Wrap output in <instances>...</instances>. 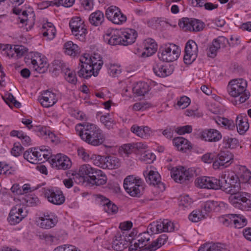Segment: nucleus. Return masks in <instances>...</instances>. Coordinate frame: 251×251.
Wrapping results in <instances>:
<instances>
[{
	"label": "nucleus",
	"instance_id": "f257e3e1",
	"mask_svg": "<svg viewBox=\"0 0 251 251\" xmlns=\"http://www.w3.org/2000/svg\"><path fill=\"white\" fill-rule=\"evenodd\" d=\"M220 189L231 195L229 201L235 208L242 210L251 211V194L240 191L241 182L233 172L226 171L220 176Z\"/></svg>",
	"mask_w": 251,
	"mask_h": 251
},
{
	"label": "nucleus",
	"instance_id": "f03ea898",
	"mask_svg": "<svg viewBox=\"0 0 251 251\" xmlns=\"http://www.w3.org/2000/svg\"><path fill=\"white\" fill-rule=\"evenodd\" d=\"M75 130L81 139L89 145L98 146L105 140L102 130L95 124H78L75 126Z\"/></svg>",
	"mask_w": 251,
	"mask_h": 251
},
{
	"label": "nucleus",
	"instance_id": "7ed1b4c3",
	"mask_svg": "<svg viewBox=\"0 0 251 251\" xmlns=\"http://www.w3.org/2000/svg\"><path fill=\"white\" fill-rule=\"evenodd\" d=\"M79 61L80 69L77 72L78 75L86 79L92 75L97 76L103 64L102 58L98 53L93 55L84 53L80 57Z\"/></svg>",
	"mask_w": 251,
	"mask_h": 251
},
{
	"label": "nucleus",
	"instance_id": "20e7f679",
	"mask_svg": "<svg viewBox=\"0 0 251 251\" xmlns=\"http://www.w3.org/2000/svg\"><path fill=\"white\" fill-rule=\"evenodd\" d=\"M247 82L243 78L234 79L230 80L227 87L229 95L238 98L235 100L236 104L245 102L250 96V93L247 91Z\"/></svg>",
	"mask_w": 251,
	"mask_h": 251
},
{
	"label": "nucleus",
	"instance_id": "39448f33",
	"mask_svg": "<svg viewBox=\"0 0 251 251\" xmlns=\"http://www.w3.org/2000/svg\"><path fill=\"white\" fill-rule=\"evenodd\" d=\"M124 187L126 192L132 197H139L144 191L143 181L138 177L128 176L124 181Z\"/></svg>",
	"mask_w": 251,
	"mask_h": 251
},
{
	"label": "nucleus",
	"instance_id": "423d86ee",
	"mask_svg": "<svg viewBox=\"0 0 251 251\" xmlns=\"http://www.w3.org/2000/svg\"><path fill=\"white\" fill-rule=\"evenodd\" d=\"M151 235L149 232H144L138 235L133 234L131 237L130 246H129V251H140L145 249L148 246Z\"/></svg>",
	"mask_w": 251,
	"mask_h": 251
},
{
	"label": "nucleus",
	"instance_id": "0eeeda50",
	"mask_svg": "<svg viewBox=\"0 0 251 251\" xmlns=\"http://www.w3.org/2000/svg\"><path fill=\"white\" fill-rule=\"evenodd\" d=\"M180 53L178 46L174 44L166 45L161 51L158 52V57L160 60L165 62H172L177 59Z\"/></svg>",
	"mask_w": 251,
	"mask_h": 251
},
{
	"label": "nucleus",
	"instance_id": "6e6552de",
	"mask_svg": "<svg viewBox=\"0 0 251 251\" xmlns=\"http://www.w3.org/2000/svg\"><path fill=\"white\" fill-rule=\"evenodd\" d=\"M69 25L76 38L81 41H84L87 29L81 18L79 17L73 18L70 22Z\"/></svg>",
	"mask_w": 251,
	"mask_h": 251
},
{
	"label": "nucleus",
	"instance_id": "1a4fd4ad",
	"mask_svg": "<svg viewBox=\"0 0 251 251\" xmlns=\"http://www.w3.org/2000/svg\"><path fill=\"white\" fill-rule=\"evenodd\" d=\"M106 18L115 25H121L127 20L126 16L116 6H110L105 11Z\"/></svg>",
	"mask_w": 251,
	"mask_h": 251
},
{
	"label": "nucleus",
	"instance_id": "9d476101",
	"mask_svg": "<svg viewBox=\"0 0 251 251\" xmlns=\"http://www.w3.org/2000/svg\"><path fill=\"white\" fill-rule=\"evenodd\" d=\"M233 155L229 151H221L216 153L215 160L213 163V167L215 170L221 169L227 167L232 163Z\"/></svg>",
	"mask_w": 251,
	"mask_h": 251
},
{
	"label": "nucleus",
	"instance_id": "9b49d317",
	"mask_svg": "<svg viewBox=\"0 0 251 251\" xmlns=\"http://www.w3.org/2000/svg\"><path fill=\"white\" fill-rule=\"evenodd\" d=\"M131 236L126 232H117L112 243V248L116 251H122L130 246Z\"/></svg>",
	"mask_w": 251,
	"mask_h": 251
},
{
	"label": "nucleus",
	"instance_id": "f8f14e48",
	"mask_svg": "<svg viewBox=\"0 0 251 251\" xmlns=\"http://www.w3.org/2000/svg\"><path fill=\"white\" fill-rule=\"evenodd\" d=\"M195 183L200 188L214 190L220 189L221 184L220 179L205 176L197 178Z\"/></svg>",
	"mask_w": 251,
	"mask_h": 251
},
{
	"label": "nucleus",
	"instance_id": "ddd939ff",
	"mask_svg": "<svg viewBox=\"0 0 251 251\" xmlns=\"http://www.w3.org/2000/svg\"><path fill=\"white\" fill-rule=\"evenodd\" d=\"M198 47L196 43L192 40H189L186 43L185 47V53L183 60L186 64H192L198 55Z\"/></svg>",
	"mask_w": 251,
	"mask_h": 251
},
{
	"label": "nucleus",
	"instance_id": "4468645a",
	"mask_svg": "<svg viewBox=\"0 0 251 251\" xmlns=\"http://www.w3.org/2000/svg\"><path fill=\"white\" fill-rule=\"evenodd\" d=\"M43 193L48 201L54 204L60 205L65 201L62 191L57 188H45Z\"/></svg>",
	"mask_w": 251,
	"mask_h": 251
},
{
	"label": "nucleus",
	"instance_id": "2eb2a0df",
	"mask_svg": "<svg viewBox=\"0 0 251 251\" xmlns=\"http://www.w3.org/2000/svg\"><path fill=\"white\" fill-rule=\"evenodd\" d=\"M50 161L52 166L58 170H67L72 166L70 159L66 155L61 153L52 156Z\"/></svg>",
	"mask_w": 251,
	"mask_h": 251
},
{
	"label": "nucleus",
	"instance_id": "dca6fc26",
	"mask_svg": "<svg viewBox=\"0 0 251 251\" xmlns=\"http://www.w3.org/2000/svg\"><path fill=\"white\" fill-rule=\"evenodd\" d=\"M104 41L110 45H122L123 39L121 35V30L112 29L107 30L103 36Z\"/></svg>",
	"mask_w": 251,
	"mask_h": 251
},
{
	"label": "nucleus",
	"instance_id": "f3484780",
	"mask_svg": "<svg viewBox=\"0 0 251 251\" xmlns=\"http://www.w3.org/2000/svg\"><path fill=\"white\" fill-rule=\"evenodd\" d=\"M152 70L155 75L160 77L169 76L173 72V68L170 65L160 62H156L153 65Z\"/></svg>",
	"mask_w": 251,
	"mask_h": 251
},
{
	"label": "nucleus",
	"instance_id": "a211bd4d",
	"mask_svg": "<svg viewBox=\"0 0 251 251\" xmlns=\"http://www.w3.org/2000/svg\"><path fill=\"white\" fill-rule=\"evenodd\" d=\"M38 100L42 105L46 108L53 105L57 101L55 94L49 90L43 91Z\"/></svg>",
	"mask_w": 251,
	"mask_h": 251
},
{
	"label": "nucleus",
	"instance_id": "6ab92c4d",
	"mask_svg": "<svg viewBox=\"0 0 251 251\" xmlns=\"http://www.w3.org/2000/svg\"><path fill=\"white\" fill-rule=\"evenodd\" d=\"M171 176L176 182L182 183L192 177L193 174H190L188 170H186L182 167L180 169H176L175 170L174 169L172 170Z\"/></svg>",
	"mask_w": 251,
	"mask_h": 251
},
{
	"label": "nucleus",
	"instance_id": "aec40b11",
	"mask_svg": "<svg viewBox=\"0 0 251 251\" xmlns=\"http://www.w3.org/2000/svg\"><path fill=\"white\" fill-rule=\"evenodd\" d=\"M144 176L146 177L147 182L149 184L154 186L157 185L160 189L162 186L163 189H165L164 185L161 181L160 176L157 172L152 170H151L149 172L146 171L144 173Z\"/></svg>",
	"mask_w": 251,
	"mask_h": 251
},
{
	"label": "nucleus",
	"instance_id": "412c9836",
	"mask_svg": "<svg viewBox=\"0 0 251 251\" xmlns=\"http://www.w3.org/2000/svg\"><path fill=\"white\" fill-rule=\"evenodd\" d=\"M107 177L102 171L95 169L87 181L92 185H102L106 183Z\"/></svg>",
	"mask_w": 251,
	"mask_h": 251
},
{
	"label": "nucleus",
	"instance_id": "4be33fe9",
	"mask_svg": "<svg viewBox=\"0 0 251 251\" xmlns=\"http://www.w3.org/2000/svg\"><path fill=\"white\" fill-rule=\"evenodd\" d=\"M130 130L138 136L143 139H148L153 133L151 128L148 126H140L134 125L131 126Z\"/></svg>",
	"mask_w": 251,
	"mask_h": 251
},
{
	"label": "nucleus",
	"instance_id": "5701e85b",
	"mask_svg": "<svg viewBox=\"0 0 251 251\" xmlns=\"http://www.w3.org/2000/svg\"><path fill=\"white\" fill-rule=\"evenodd\" d=\"M121 35L123 39L122 45L127 46L135 42L137 32L135 29L127 28L124 31H121Z\"/></svg>",
	"mask_w": 251,
	"mask_h": 251
},
{
	"label": "nucleus",
	"instance_id": "b1692460",
	"mask_svg": "<svg viewBox=\"0 0 251 251\" xmlns=\"http://www.w3.org/2000/svg\"><path fill=\"white\" fill-rule=\"evenodd\" d=\"M95 169L89 164H84L80 166L77 173V175L79 176L80 181L77 182L75 178L74 177L75 181L79 183L81 181L84 182L85 180L87 181V179L90 178V176L92 175Z\"/></svg>",
	"mask_w": 251,
	"mask_h": 251
},
{
	"label": "nucleus",
	"instance_id": "393cba45",
	"mask_svg": "<svg viewBox=\"0 0 251 251\" xmlns=\"http://www.w3.org/2000/svg\"><path fill=\"white\" fill-rule=\"evenodd\" d=\"M39 219L41 221L40 226L45 229H50L54 227L57 222V217L52 214H44Z\"/></svg>",
	"mask_w": 251,
	"mask_h": 251
},
{
	"label": "nucleus",
	"instance_id": "a878e982",
	"mask_svg": "<svg viewBox=\"0 0 251 251\" xmlns=\"http://www.w3.org/2000/svg\"><path fill=\"white\" fill-rule=\"evenodd\" d=\"M236 126L238 132L243 134L249 128L248 117L246 114H240L236 119Z\"/></svg>",
	"mask_w": 251,
	"mask_h": 251
},
{
	"label": "nucleus",
	"instance_id": "bb28decb",
	"mask_svg": "<svg viewBox=\"0 0 251 251\" xmlns=\"http://www.w3.org/2000/svg\"><path fill=\"white\" fill-rule=\"evenodd\" d=\"M98 200L100 202V204L103 206L104 210L109 214H115L118 211V207L109 199L102 195L98 196Z\"/></svg>",
	"mask_w": 251,
	"mask_h": 251
},
{
	"label": "nucleus",
	"instance_id": "cd10ccee",
	"mask_svg": "<svg viewBox=\"0 0 251 251\" xmlns=\"http://www.w3.org/2000/svg\"><path fill=\"white\" fill-rule=\"evenodd\" d=\"M173 144L178 151L186 152L192 148L191 143L182 137H178L173 140Z\"/></svg>",
	"mask_w": 251,
	"mask_h": 251
},
{
	"label": "nucleus",
	"instance_id": "c85d7f7f",
	"mask_svg": "<svg viewBox=\"0 0 251 251\" xmlns=\"http://www.w3.org/2000/svg\"><path fill=\"white\" fill-rule=\"evenodd\" d=\"M201 136L205 141L217 142L222 138L221 133L214 129H207L202 131Z\"/></svg>",
	"mask_w": 251,
	"mask_h": 251
},
{
	"label": "nucleus",
	"instance_id": "c756f323",
	"mask_svg": "<svg viewBox=\"0 0 251 251\" xmlns=\"http://www.w3.org/2000/svg\"><path fill=\"white\" fill-rule=\"evenodd\" d=\"M143 46L146 51L142 53L143 57L150 56L156 51L157 44L154 40L151 38L146 39L143 42Z\"/></svg>",
	"mask_w": 251,
	"mask_h": 251
},
{
	"label": "nucleus",
	"instance_id": "7c9ffc66",
	"mask_svg": "<svg viewBox=\"0 0 251 251\" xmlns=\"http://www.w3.org/2000/svg\"><path fill=\"white\" fill-rule=\"evenodd\" d=\"M104 21V16L103 12L100 10H97L91 14L89 17L90 23L94 26H98L101 25Z\"/></svg>",
	"mask_w": 251,
	"mask_h": 251
},
{
	"label": "nucleus",
	"instance_id": "2f4dec72",
	"mask_svg": "<svg viewBox=\"0 0 251 251\" xmlns=\"http://www.w3.org/2000/svg\"><path fill=\"white\" fill-rule=\"evenodd\" d=\"M132 91L137 96H143L150 91V86L147 83L140 81L134 86Z\"/></svg>",
	"mask_w": 251,
	"mask_h": 251
},
{
	"label": "nucleus",
	"instance_id": "473e14b6",
	"mask_svg": "<svg viewBox=\"0 0 251 251\" xmlns=\"http://www.w3.org/2000/svg\"><path fill=\"white\" fill-rule=\"evenodd\" d=\"M38 148L29 149L28 150L25 151L24 153V157L25 159L27 160L29 162L32 164L37 163L39 156L38 154Z\"/></svg>",
	"mask_w": 251,
	"mask_h": 251
},
{
	"label": "nucleus",
	"instance_id": "72a5a7b5",
	"mask_svg": "<svg viewBox=\"0 0 251 251\" xmlns=\"http://www.w3.org/2000/svg\"><path fill=\"white\" fill-rule=\"evenodd\" d=\"M105 161L104 169H115L119 167L121 162L119 158L114 156H106L104 160Z\"/></svg>",
	"mask_w": 251,
	"mask_h": 251
},
{
	"label": "nucleus",
	"instance_id": "f704fd0d",
	"mask_svg": "<svg viewBox=\"0 0 251 251\" xmlns=\"http://www.w3.org/2000/svg\"><path fill=\"white\" fill-rule=\"evenodd\" d=\"M65 52L70 56H75L79 54V48L78 46L71 41L67 42L64 45Z\"/></svg>",
	"mask_w": 251,
	"mask_h": 251
},
{
	"label": "nucleus",
	"instance_id": "c9c22d12",
	"mask_svg": "<svg viewBox=\"0 0 251 251\" xmlns=\"http://www.w3.org/2000/svg\"><path fill=\"white\" fill-rule=\"evenodd\" d=\"M221 204H224L223 202L218 203V202L214 201H208L203 203L201 205L202 210L203 214H206L212 210H215V208L218 206H220Z\"/></svg>",
	"mask_w": 251,
	"mask_h": 251
},
{
	"label": "nucleus",
	"instance_id": "e433bc0d",
	"mask_svg": "<svg viewBox=\"0 0 251 251\" xmlns=\"http://www.w3.org/2000/svg\"><path fill=\"white\" fill-rule=\"evenodd\" d=\"M217 124L229 130L235 129V126L233 120L223 117H219L216 120Z\"/></svg>",
	"mask_w": 251,
	"mask_h": 251
},
{
	"label": "nucleus",
	"instance_id": "4c0bfd02",
	"mask_svg": "<svg viewBox=\"0 0 251 251\" xmlns=\"http://www.w3.org/2000/svg\"><path fill=\"white\" fill-rule=\"evenodd\" d=\"M32 65L34 70L39 73H44L47 71V61L44 57H41L40 61L36 63L32 62Z\"/></svg>",
	"mask_w": 251,
	"mask_h": 251
},
{
	"label": "nucleus",
	"instance_id": "58836bf2",
	"mask_svg": "<svg viewBox=\"0 0 251 251\" xmlns=\"http://www.w3.org/2000/svg\"><path fill=\"white\" fill-rule=\"evenodd\" d=\"M75 2V0H54L52 1H47L45 3L47 4V7L49 5H56L59 6H63L66 7H70L72 6Z\"/></svg>",
	"mask_w": 251,
	"mask_h": 251
},
{
	"label": "nucleus",
	"instance_id": "ea45409f",
	"mask_svg": "<svg viewBox=\"0 0 251 251\" xmlns=\"http://www.w3.org/2000/svg\"><path fill=\"white\" fill-rule=\"evenodd\" d=\"M16 209H11L7 218V221L11 225H16L24 219V215L21 217L16 215Z\"/></svg>",
	"mask_w": 251,
	"mask_h": 251
},
{
	"label": "nucleus",
	"instance_id": "a19ab883",
	"mask_svg": "<svg viewBox=\"0 0 251 251\" xmlns=\"http://www.w3.org/2000/svg\"><path fill=\"white\" fill-rule=\"evenodd\" d=\"M100 121L104 126L108 129L113 128V126L115 124L114 120L110 117L109 114L101 115L100 117Z\"/></svg>",
	"mask_w": 251,
	"mask_h": 251
},
{
	"label": "nucleus",
	"instance_id": "79ce46f5",
	"mask_svg": "<svg viewBox=\"0 0 251 251\" xmlns=\"http://www.w3.org/2000/svg\"><path fill=\"white\" fill-rule=\"evenodd\" d=\"M3 99L10 107L12 108L13 106H14L17 108H19L21 105V103L18 101L11 93H8L5 95V96L3 97Z\"/></svg>",
	"mask_w": 251,
	"mask_h": 251
},
{
	"label": "nucleus",
	"instance_id": "37998d69",
	"mask_svg": "<svg viewBox=\"0 0 251 251\" xmlns=\"http://www.w3.org/2000/svg\"><path fill=\"white\" fill-rule=\"evenodd\" d=\"M47 26H50L49 28L46 30H42L43 35L44 37H47L49 40H52L56 34V29L53 26V24L50 22H47Z\"/></svg>",
	"mask_w": 251,
	"mask_h": 251
},
{
	"label": "nucleus",
	"instance_id": "c03bdc74",
	"mask_svg": "<svg viewBox=\"0 0 251 251\" xmlns=\"http://www.w3.org/2000/svg\"><path fill=\"white\" fill-rule=\"evenodd\" d=\"M213 43L216 46V48H217L218 49L226 47L227 44L230 46H233V44L230 43L227 39L224 36L218 37L217 38L214 40Z\"/></svg>",
	"mask_w": 251,
	"mask_h": 251
},
{
	"label": "nucleus",
	"instance_id": "a18cd8bd",
	"mask_svg": "<svg viewBox=\"0 0 251 251\" xmlns=\"http://www.w3.org/2000/svg\"><path fill=\"white\" fill-rule=\"evenodd\" d=\"M66 80L72 84H75L77 82L75 73L74 71H71L68 68H66L63 70Z\"/></svg>",
	"mask_w": 251,
	"mask_h": 251
},
{
	"label": "nucleus",
	"instance_id": "49530a36",
	"mask_svg": "<svg viewBox=\"0 0 251 251\" xmlns=\"http://www.w3.org/2000/svg\"><path fill=\"white\" fill-rule=\"evenodd\" d=\"M192 21V18L183 17L179 19L178 25L184 31L189 30L191 31Z\"/></svg>",
	"mask_w": 251,
	"mask_h": 251
},
{
	"label": "nucleus",
	"instance_id": "de8ad7c7",
	"mask_svg": "<svg viewBox=\"0 0 251 251\" xmlns=\"http://www.w3.org/2000/svg\"><path fill=\"white\" fill-rule=\"evenodd\" d=\"M0 49L3 52L4 54L8 56L9 58H13L15 59V50H14V46L9 44L3 45L1 46Z\"/></svg>",
	"mask_w": 251,
	"mask_h": 251
},
{
	"label": "nucleus",
	"instance_id": "09e8293b",
	"mask_svg": "<svg viewBox=\"0 0 251 251\" xmlns=\"http://www.w3.org/2000/svg\"><path fill=\"white\" fill-rule=\"evenodd\" d=\"M106 156H104L92 154L91 160L93 161L95 165L104 169V166H103L104 164H105L106 160H104Z\"/></svg>",
	"mask_w": 251,
	"mask_h": 251
},
{
	"label": "nucleus",
	"instance_id": "8fccbe9b",
	"mask_svg": "<svg viewBox=\"0 0 251 251\" xmlns=\"http://www.w3.org/2000/svg\"><path fill=\"white\" fill-rule=\"evenodd\" d=\"M247 224V220L242 215L237 214L236 219L234 220V226L235 228H241Z\"/></svg>",
	"mask_w": 251,
	"mask_h": 251
},
{
	"label": "nucleus",
	"instance_id": "3c124183",
	"mask_svg": "<svg viewBox=\"0 0 251 251\" xmlns=\"http://www.w3.org/2000/svg\"><path fill=\"white\" fill-rule=\"evenodd\" d=\"M205 215L202 210H194L189 216V219L193 222H198L204 218Z\"/></svg>",
	"mask_w": 251,
	"mask_h": 251
},
{
	"label": "nucleus",
	"instance_id": "603ef678",
	"mask_svg": "<svg viewBox=\"0 0 251 251\" xmlns=\"http://www.w3.org/2000/svg\"><path fill=\"white\" fill-rule=\"evenodd\" d=\"M132 226V223L130 221H126L125 222L122 223L120 224L119 228H120V231H118L117 232H126L127 235L133 236L134 232H132L131 233H129V230Z\"/></svg>",
	"mask_w": 251,
	"mask_h": 251
},
{
	"label": "nucleus",
	"instance_id": "864d4df0",
	"mask_svg": "<svg viewBox=\"0 0 251 251\" xmlns=\"http://www.w3.org/2000/svg\"><path fill=\"white\" fill-rule=\"evenodd\" d=\"M224 143L226 148L234 149L237 146L238 141L236 138L225 137L224 138Z\"/></svg>",
	"mask_w": 251,
	"mask_h": 251
},
{
	"label": "nucleus",
	"instance_id": "5fc2aeb1",
	"mask_svg": "<svg viewBox=\"0 0 251 251\" xmlns=\"http://www.w3.org/2000/svg\"><path fill=\"white\" fill-rule=\"evenodd\" d=\"M192 21L191 31L198 32L203 29L204 24L201 21L194 18H192Z\"/></svg>",
	"mask_w": 251,
	"mask_h": 251
},
{
	"label": "nucleus",
	"instance_id": "6e6d98bb",
	"mask_svg": "<svg viewBox=\"0 0 251 251\" xmlns=\"http://www.w3.org/2000/svg\"><path fill=\"white\" fill-rule=\"evenodd\" d=\"M14 50H15V59H18L24 56L27 51V49L22 45H14Z\"/></svg>",
	"mask_w": 251,
	"mask_h": 251
},
{
	"label": "nucleus",
	"instance_id": "4d7b16f0",
	"mask_svg": "<svg viewBox=\"0 0 251 251\" xmlns=\"http://www.w3.org/2000/svg\"><path fill=\"white\" fill-rule=\"evenodd\" d=\"M164 220L163 221H157L156 224L151 225L150 229L154 233L164 232Z\"/></svg>",
	"mask_w": 251,
	"mask_h": 251
},
{
	"label": "nucleus",
	"instance_id": "13d9d810",
	"mask_svg": "<svg viewBox=\"0 0 251 251\" xmlns=\"http://www.w3.org/2000/svg\"><path fill=\"white\" fill-rule=\"evenodd\" d=\"M192 200L188 195L181 196L180 197L179 206L184 208L188 207L192 203Z\"/></svg>",
	"mask_w": 251,
	"mask_h": 251
},
{
	"label": "nucleus",
	"instance_id": "bf43d9fd",
	"mask_svg": "<svg viewBox=\"0 0 251 251\" xmlns=\"http://www.w3.org/2000/svg\"><path fill=\"white\" fill-rule=\"evenodd\" d=\"M24 150V148L20 143H15L11 149V154L16 157L20 156Z\"/></svg>",
	"mask_w": 251,
	"mask_h": 251
},
{
	"label": "nucleus",
	"instance_id": "052dcab7",
	"mask_svg": "<svg viewBox=\"0 0 251 251\" xmlns=\"http://www.w3.org/2000/svg\"><path fill=\"white\" fill-rule=\"evenodd\" d=\"M216 153L215 152H208L203 154L201 156V160L206 163H211L214 162L215 160Z\"/></svg>",
	"mask_w": 251,
	"mask_h": 251
},
{
	"label": "nucleus",
	"instance_id": "680f3d73",
	"mask_svg": "<svg viewBox=\"0 0 251 251\" xmlns=\"http://www.w3.org/2000/svg\"><path fill=\"white\" fill-rule=\"evenodd\" d=\"M190 103V99L186 96H183L177 101V105L179 108L183 109L186 108Z\"/></svg>",
	"mask_w": 251,
	"mask_h": 251
},
{
	"label": "nucleus",
	"instance_id": "e2e57ef3",
	"mask_svg": "<svg viewBox=\"0 0 251 251\" xmlns=\"http://www.w3.org/2000/svg\"><path fill=\"white\" fill-rule=\"evenodd\" d=\"M33 131L37 132L38 136L40 137L46 136L47 138V134L49 130L46 126H36L33 128Z\"/></svg>",
	"mask_w": 251,
	"mask_h": 251
},
{
	"label": "nucleus",
	"instance_id": "0e129e2a",
	"mask_svg": "<svg viewBox=\"0 0 251 251\" xmlns=\"http://www.w3.org/2000/svg\"><path fill=\"white\" fill-rule=\"evenodd\" d=\"M251 178V172L248 169H245V171L241 174L240 177V181H242L243 183L249 182L251 184V182H249Z\"/></svg>",
	"mask_w": 251,
	"mask_h": 251
},
{
	"label": "nucleus",
	"instance_id": "69168bd1",
	"mask_svg": "<svg viewBox=\"0 0 251 251\" xmlns=\"http://www.w3.org/2000/svg\"><path fill=\"white\" fill-rule=\"evenodd\" d=\"M176 131L180 135L190 133L192 131V126L190 125L179 126L176 129Z\"/></svg>",
	"mask_w": 251,
	"mask_h": 251
},
{
	"label": "nucleus",
	"instance_id": "338daca9",
	"mask_svg": "<svg viewBox=\"0 0 251 251\" xmlns=\"http://www.w3.org/2000/svg\"><path fill=\"white\" fill-rule=\"evenodd\" d=\"M25 200L26 204L30 206L36 205L39 202L38 198L37 197H33L32 195L26 196Z\"/></svg>",
	"mask_w": 251,
	"mask_h": 251
},
{
	"label": "nucleus",
	"instance_id": "774afa93",
	"mask_svg": "<svg viewBox=\"0 0 251 251\" xmlns=\"http://www.w3.org/2000/svg\"><path fill=\"white\" fill-rule=\"evenodd\" d=\"M160 247V243H158L155 240L152 241L151 244H148V246L145 249L140 250V251H155Z\"/></svg>",
	"mask_w": 251,
	"mask_h": 251
}]
</instances>
